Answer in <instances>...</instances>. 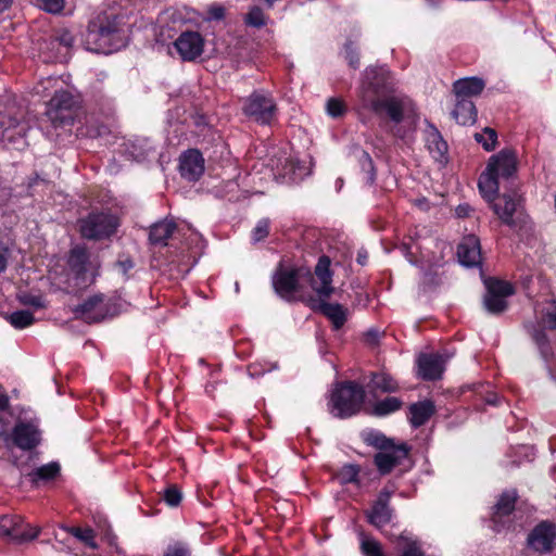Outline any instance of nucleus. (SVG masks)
Segmentation results:
<instances>
[{"label":"nucleus","mask_w":556,"mask_h":556,"mask_svg":"<svg viewBox=\"0 0 556 556\" xmlns=\"http://www.w3.org/2000/svg\"><path fill=\"white\" fill-rule=\"evenodd\" d=\"M456 99L455 108L452 111L453 118L463 126L475 124L478 116L475 103L470 99Z\"/></svg>","instance_id":"a878e982"},{"label":"nucleus","mask_w":556,"mask_h":556,"mask_svg":"<svg viewBox=\"0 0 556 556\" xmlns=\"http://www.w3.org/2000/svg\"><path fill=\"white\" fill-rule=\"evenodd\" d=\"M8 432L7 422L0 417V435H4Z\"/></svg>","instance_id":"774afa93"},{"label":"nucleus","mask_w":556,"mask_h":556,"mask_svg":"<svg viewBox=\"0 0 556 556\" xmlns=\"http://www.w3.org/2000/svg\"><path fill=\"white\" fill-rule=\"evenodd\" d=\"M174 47L184 62L195 61L204 50V38L198 31H182L174 42Z\"/></svg>","instance_id":"dca6fc26"},{"label":"nucleus","mask_w":556,"mask_h":556,"mask_svg":"<svg viewBox=\"0 0 556 556\" xmlns=\"http://www.w3.org/2000/svg\"><path fill=\"white\" fill-rule=\"evenodd\" d=\"M446 359L438 352H420L416 357V376L425 381L440 380Z\"/></svg>","instance_id":"2eb2a0df"},{"label":"nucleus","mask_w":556,"mask_h":556,"mask_svg":"<svg viewBox=\"0 0 556 556\" xmlns=\"http://www.w3.org/2000/svg\"><path fill=\"white\" fill-rule=\"evenodd\" d=\"M387 334L384 332H380L377 329H369L363 333V343L369 346L380 345L381 339H386Z\"/></svg>","instance_id":"8fccbe9b"},{"label":"nucleus","mask_w":556,"mask_h":556,"mask_svg":"<svg viewBox=\"0 0 556 556\" xmlns=\"http://www.w3.org/2000/svg\"><path fill=\"white\" fill-rule=\"evenodd\" d=\"M516 289L511 282L498 278H489L488 280H485L483 308L490 315H502L509 307L507 299L514 295Z\"/></svg>","instance_id":"9b49d317"},{"label":"nucleus","mask_w":556,"mask_h":556,"mask_svg":"<svg viewBox=\"0 0 556 556\" xmlns=\"http://www.w3.org/2000/svg\"><path fill=\"white\" fill-rule=\"evenodd\" d=\"M403 404L404 403L400 397L387 396L377 401L368 413L376 417H384L400 410L403 407Z\"/></svg>","instance_id":"2f4dec72"},{"label":"nucleus","mask_w":556,"mask_h":556,"mask_svg":"<svg viewBox=\"0 0 556 556\" xmlns=\"http://www.w3.org/2000/svg\"><path fill=\"white\" fill-rule=\"evenodd\" d=\"M105 539L108 541V543L111 545V546H114L116 548L117 552H119V548L117 546V536L113 533H111L110 531H108L105 533Z\"/></svg>","instance_id":"052dcab7"},{"label":"nucleus","mask_w":556,"mask_h":556,"mask_svg":"<svg viewBox=\"0 0 556 556\" xmlns=\"http://www.w3.org/2000/svg\"><path fill=\"white\" fill-rule=\"evenodd\" d=\"M472 212L473 208L468 203L458 204L455 208V214L458 218H467Z\"/></svg>","instance_id":"4d7b16f0"},{"label":"nucleus","mask_w":556,"mask_h":556,"mask_svg":"<svg viewBox=\"0 0 556 556\" xmlns=\"http://www.w3.org/2000/svg\"><path fill=\"white\" fill-rule=\"evenodd\" d=\"M399 541L402 543V552L400 556H425L420 543L408 534L402 533L399 536Z\"/></svg>","instance_id":"e433bc0d"},{"label":"nucleus","mask_w":556,"mask_h":556,"mask_svg":"<svg viewBox=\"0 0 556 556\" xmlns=\"http://www.w3.org/2000/svg\"><path fill=\"white\" fill-rule=\"evenodd\" d=\"M426 281L427 282H431L433 285H438L439 283L438 282V275L435 273H431V271L426 273L425 274V282Z\"/></svg>","instance_id":"e2e57ef3"},{"label":"nucleus","mask_w":556,"mask_h":556,"mask_svg":"<svg viewBox=\"0 0 556 556\" xmlns=\"http://www.w3.org/2000/svg\"><path fill=\"white\" fill-rule=\"evenodd\" d=\"M39 181H43L37 173L28 178L27 188L33 189Z\"/></svg>","instance_id":"680f3d73"},{"label":"nucleus","mask_w":556,"mask_h":556,"mask_svg":"<svg viewBox=\"0 0 556 556\" xmlns=\"http://www.w3.org/2000/svg\"><path fill=\"white\" fill-rule=\"evenodd\" d=\"M269 219L262 218L257 222L256 226L252 230V240L254 242H260L267 238L269 235Z\"/></svg>","instance_id":"49530a36"},{"label":"nucleus","mask_w":556,"mask_h":556,"mask_svg":"<svg viewBox=\"0 0 556 556\" xmlns=\"http://www.w3.org/2000/svg\"><path fill=\"white\" fill-rule=\"evenodd\" d=\"M66 532L85 543L87 546H89L92 549L98 548V544L94 541V532L90 528L81 529L78 527H64L63 528Z\"/></svg>","instance_id":"4c0bfd02"},{"label":"nucleus","mask_w":556,"mask_h":556,"mask_svg":"<svg viewBox=\"0 0 556 556\" xmlns=\"http://www.w3.org/2000/svg\"><path fill=\"white\" fill-rule=\"evenodd\" d=\"M181 492L175 485H172L164 491V501L172 507L178 506L181 502Z\"/></svg>","instance_id":"3c124183"},{"label":"nucleus","mask_w":556,"mask_h":556,"mask_svg":"<svg viewBox=\"0 0 556 556\" xmlns=\"http://www.w3.org/2000/svg\"><path fill=\"white\" fill-rule=\"evenodd\" d=\"M364 401L365 390L361 384L354 381L338 383L330 396V413L338 418H349L361 410Z\"/></svg>","instance_id":"6e6552de"},{"label":"nucleus","mask_w":556,"mask_h":556,"mask_svg":"<svg viewBox=\"0 0 556 556\" xmlns=\"http://www.w3.org/2000/svg\"><path fill=\"white\" fill-rule=\"evenodd\" d=\"M27 126L20 118L7 112H0V141H14L26 135Z\"/></svg>","instance_id":"5701e85b"},{"label":"nucleus","mask_w":556,"mask_h":556,"mask_svg":"<svg viewBox=\"0 0 556 556\" xmlns=\"http://www.w3.org/2000/svg\"><path fill=\"white\" fill-rule=\"evenodd\" d=\"M370 387L372 391H380L382 393H394L400 390L399 382L384 371L370 374Z\"/></svg>","instance_id":"c756f323"},{"label":"nucleus","mask_w":556,"mask_h":556,"mask_svg":"<svg viewBox=\"0 0 556 556\" xmlns=\"http://www.w3.org/2000/svg\"><path fill=\"white\" fill-rule=\"evenodd\" d=\"M177 230V225L173 220L164 219L153 224L149 231V241L155 247H165L168 239L173 237Z\"/></svg>","instance_id":"393cba45"},{"label":"nucleus","mask_w":556,"mask_h":556,"mask_svg":"<svg viewBox=\"0 0 556 556\" xmlns=\"http://www.w3.org/2000/svg\"><path fill=\"white\" fill-rule=\"evenodd\" d=\"M364 441L367 445L376 447L379 452L374 456V464L380 475L390 473L396 466L408 457L410 447L406 443H395L380 432H369Z\"/></svg>","instance_id":"39448f33"},{"label":"nucleus","mask_w":556,"mask_h":556,"mask_svg":"<svg viewBox=\"0 0 556 556\" xmlns=\"http://www.w3.org/2000/svg\"><path fill=\"white\" fill-rule=\"evenodd\" d=\"M119 226V217L110 208L92 210L79 220L81 237L94 241L110 239L117 232Z\"/></svg>","instance_id":"1a4fd4ad"},{"label":"nucleus","mask_w":556,"mask_h":556,"mask_svg":"<svg viewBox=\"0 0 556 556\" xmlns=\"http://www.w3.org/2000/svg\"><path fill=\"white\" fill-rule=\"evenodd\" d=\"M426 143L435 160H442L447 154V143L439 129L432 124H430L426 130Z\"/></svg>","instance_id":"cd10ccee"},{"label":"nucleus","mask_w":556,"mask_h":556,"mask_svg":"<svg viewBox=\"0 0 556 556\" xmlns=\"http://www.w3.org/2000/svg\"><path fill=\"white\" fill-rule=\"evenodd\" d=\"M556 541V526L549 521L540 522L528 535V544L534 551L547 553Z\"/></svg>","instance_id":"aec40b11"},{"label":"nucleus","mask_w":556,"mask_h":556,"mask_svg":"<svg viewBox=\"0 0 556 556\" xmlns=\"http://www.w3.org/2000/svg\"><path fill=\"white\" fill-rule=\"evenodd\" d=\"M517 170L518 157L515 150L505 148L491 155L478 179L480 193L494 197L500 190V179L509 180L516 176Z\"/></svg>","instance_id":"7ed1b4c3"},{"label":"nucleus","mask_w":556,"mask_h":556,"mask_svg":"<svg viewBox=\"0 0 556 556\" xmlns=\"http://www.w3.org/2000/svg\"><path fill=\"white\" fill-rule=\"evenodd\" d=\"M10 406L9 396L4 389L0 386V412L8 409Z\"/></svg>","instance_id":"bf43d9fd"},{"label":"nucleus","mask_w":556,"mask_h":556,"mask_svg":"<svg viewBox=\"0 0 556 556\" xmlns=\"http://www.w3.org/2000/svg\"><path fill=\"white\" fill-rule=\"evenodd\" d=\"M79 114V102L67 90L55 91L47 103L46 115L56 131H71Z\"/></svg>","instance_id":"0eeeda50"},{"label":"nucleus","mask_w":556,"mask_h":556,"mask_svg":"<svg viewBox=\"0 0 556 556\" xmlns=\"http://www.w3.org/2000/svg\"><path fill=\"white\" fill-rule=\"evenodd\" d=\"M394 493L393 488L384 486L378 494L371 508L367 511L369 523L376 528L388 525L393 517V508L390 506V500Z\"/></svg>","instance_id":"f3484780"},{"label":"nucleus","mask_w":556,"mask_h":556,"mask_svg":"<svg viewBox=\"0 0 556 556\" xmlns=\"http://www.w3.org/2000/svg\"><path fill=\"white\" fill-rule=\"evenodd\" d=\"M326 110L332 118L342 117L346 113V105L343 100L339 98H330L327 101Z\"/></svg>","instance_id":"a18cd8bd"},{"label":"nucleus","mask_w":556,"mask_h":556,"mask_svg":"<svg viewBox=\"0 0 556 556\" xmlns=\"http://www.w3.org/2000/svg\"><path fill=\"white\" fill-rule=\"evenodd\" d=\"M13 3V0H0V13L8 10Z\"/></svg>","instance_id":"69168bd1"},{"label":"nucleus","mask_w":556,"mask_h":556,"mask_svg":"<svg viewBox=\"0 0 556 556\" xmlns=\"http://www.w3.org/2000/svg\"><path fill=\"white\" fill-rule=\"evenodd\" d=\"M485 87V83L480 77H466L457 79L453 84V91L456 98L470 99L471 97L479 96Z\"/></svg>","instance_id":"b1692460"},{"label":"nucleus","mask_w":556,"mask_h":556,"mask_svg":"<svg viewBox=\"0 0 556 556\" xmlns=\"http://www.w3.org/2000/svg\"><path fill=\"white\" fill-rule=\"evenodd\" d=\"M361 547L365 556H384L380 543L376 540L365 539Z\"/></svg>","instance_id":"09e8293b"},{"label":"nucleus","mask_w":556,"mask_h":556,"mask_svg":"<svg viewBox=\"0 0 556 556\" xmlns=\"http://www.w3.org/2000/svg\"><path fill=\"white\" fill-rule=\"evenodd\" d=\"M241 112L251 122L260 126L277 124L279 109L274 96L264 89H256L241 100Z\"/></svg>","instance_id":"423d86ee"},{"label":"nucleus","mask_w":556,"mask_h":556,"mask_svg":"<svg viewBox=\"0 0 556 556\" xmlns=\"http://www.w3.org/2000/svg\"><path fill=\"white\" fill-rule=\"evenodd\" d=\"M128 37L117 14L102 11L89 20L84 46L94 53L111 54L127 46Z\"/></svg>","instance_id":"f03ea898"},{"label":"nucleus","mask_w":556,"mask_h":556,"mask_svg":"<svg viewBox=\"0 0 556 556\" xmlns=\"http://www.w3.org/2000/svg\"><path fill=\"white\" fill-rule=\"evenodd\" d=\"M541 326L548 330H556V312H546L543 314Z\"/></svg>","instance_id":"5fc2aeb1"},{"label":"nucleus","mask_w":556,"mask_h":556,"mask_svg":"<svg viewBox=\"0 0 556 556\" xmlns=\"http://www.w3.org/2000/svg\"><path fill=\"white\" fill-rule=\"evenodd\" d=\"M14 444L22 450H31L40 442V433L36 426L29 422H18L12 433Z\"/></svg>","instance_id":"412c9836"},{"label":"nucleus","mask_w":556,"mask_h":556,"mask_svg":"<svg viewBox=\"0 0 556 556\" xmlns=\"http://www.w3.org/2000/svg\"><path fill=\"white\" fill-rule=\"evenodd\" d=\"M517 497L516 491H505L500 495L498 501L494 505L491 518L496 531H500V528L504 527V518L508 517L514 511Z\"/></svg>","instance_id":"4be33fe9"},{"label":"nucleus","mask_w":556,"mask_h":556,"mask_svg":"<svg viewBox=\"0 0 556 556\" xmlns=\"http://www.w3.org/2000/svg\"><path fill=\"white\" fill-rule=\"evenodd\" d=\"M129 303L119 295L106 296L97 293L85 299L75 308V314L88 324L101 323L112 319L126 312Z\"/></svg>","instance_id":"20e7f679"},{"label":"nucleus","mask_w":556,"mask_h":556,"mask_svg":"<svg viewBox=\"0 0 556 556\" xmlns=\"http://www.w3.org/2000/svg\"><path fill=\"white\" fill-rule=\"evenodd\" d=\"M39 533L40 528L25 523L21 516L0 517V539L5 542L22 544L35 540Z\"/></svg>","instance_id":"f8f14e48"},{"label":"nucleus","mask_w":556,"mask_h":556,"mask_svg":"<svg viewBox=\"0 0 556 556\" xmlns=\"http://www.w3.org/2000/svg\"><path fill=\"white\" fill-rule=\"evenodd\" d=\"M208 18L220 21L225 17V8L219 4H213L207 10Z\"/></svg>","instance_id":"6e6d98bb"},{"label":"nucleus","mask_w":556,"mask_h":556,"mask_svg":"<svg viewBox=\"0 0 556 556\" xmlns=\"http://www.w3.org/2000/svg\"><path fill=\"white\" fill-rule=\"evenodd\" d=\"M59 472L60 465L58 463H50L28 472L26 477L31 483H37L38 481H50L54 479Z\"/></svg>","instance_id":"473e14b6"},{"label":"nucleus","mask_w":556,"mask_h":556,"mask_svg":"<svg viewBox=\"0 0 556 556\" xmlns=\"http://www.w3.org/2000/svg\"><path fill=\"white\" fill-rule=\"evenodd\" d=\"M89 262V253L83 247H75L70 251L68 266L76 276H83L87 273V265Z\"/></svg>","instance_id":"7c9ffc66"},{"label":"nucleus","mask_w":556,"mask_h":556,"mask_svg":"<svg viewBox=\"0 0 556 556\" xmlns=\"http://www.w3.org/2000/svg\"><path fill=\"white\" fill-rule=\"evenodd\" d=\"M456 254L458 262L465 267L473 268L481 266L482 254L479 237L473 233L464 236L457 245Z\"/></svg>","instance_id":"6ab92c4d"},{"label":"nucleus","mask_w":556,"mask_h":556,"mask_svg":"<svg viewBox=\"0 0 556 556\" xmlns=\"http://www.w3.org/2000/svg\"><path fill=\"white\" fill-rule=\"evenodd\" d=\"M408 419L414 428L424 426L435 412L432 401L426 400L413 403L408 407Z\"/></svg>","instance_id":"bb28decb"},{"label":"nucleus","mask_w":556,"mask_h":556,"mask_svg":"<svg viewBox=\"0 0 556 556\" xmlns=\"http://www.w3.org/2000/svg\"><path fill=\"white\" fill-rule=\"evenodd\" d=\"M21 304L25 306L34 307L35 309H41L47 307V300L41 294L23 293L18 296Z\"/></svg>","instance_id":"c03bdc74"},{"label":"nucleus","mask_w":556,"mask_h":556,"mask_svg":"<svg viewBox=\"0 0 556 556\" xmlns=\"http://www.w3.org/2000/svg\"><path fill=\"white\" fill-rule=\"evenodd\" d=\"M532 338L534 343L538 344L540 348L544 346L547 343L545 328H543L541 325L535 327L532 332Z\"/></svg>","instance_id":"864d4df0"},{"label":"nucleus","mask_w":556,"mask_h":556,"mask_svg":"<svg viewBox=\"0 0 556 556\" xmlns=\"http://www.w3.org/2000/svg\"><path fill=\"white\" fill-rule=\"evenodd\" d=\"M65 0H37V5L51 14H59L63 11Z\"/></svg>","instance_id":"de8ad7c7"},{"label":"nucleus","mask_w":556,"mask_h":556,"mask_svg":"<svg viewBox=\"0 0 556 556\" xmlns=\"http://www.w3.org/2000/svg\"><path fill=\"white\" fill-rule=\"evenodd\" d=\"M204 163L205 161L200 150L188 149L179 157L178 169L180 176L190 182L198 181L204 173Z\"/></svg>","instance_id":"a211bd4d"},{"label":"nucleus","mask_w":556,"mask_h":556,"mask_svg":"<svg viewBox=\"0 0 556 556\" xmlns=\"http://www.w3.org/2000/svg\"><path fill=\"white\" fill-rule=\"evenodd\" d=\"M393 91L391 72L386 66H369L365 70L358 90L362 108L372 112L380 119L381 126L387 124V119L392 122V135L404 138V131L399 127L404 119V103L392 96Z\"/></svg>","instance_id":"f257e3e1"},{"label":"nucleus","mask_w":556,"mask_h":556,"mask_svg":"<svg viewBox=\"0 0 556 556\" xmlns=\"http://www.w3.org/2000/svg\"><path fill=\"white\" fill-rule=\"evenodd\" d=\"M481 195L490 203L492 211L500 218L503 225L510 229L519 227L521 218L520 216L514 217L517 213V202L511 194H500L497 191L492 198L486 194Z\"/></svg>","instance_id":"ddd939ff"},{"label":"nucleus","mask_w":556,"mask_h":556,"mask_svg":"<svg viewBox=\"0 0 556 556\" xmlns=\"http://www.w3.org/2000/svg\"><path fill=\"white\" fill-rule=\"evenodd\" d=\"M319 311L331 321L333 328L337 330L342 328L346 323L348 309L339 303H328L321 301L319 303Z\"/></svg>","instance_id":"c85d7f7f"},{"label":"nucleus","mask_w":556,"mask_h":556,"mask_svg":"<svg viewBox=\"0 0 556 556\" xmlns=\"http://www.w3.org/2000/svg\"><path fill=\"white\" fill-rule=\"evenodd\" d=\"M331 258L323 254L318 257L312 278H306V282L321 298L328 299L333 293L332 277L333 271L330 268Z\"/></svg>","instance_id":"4468645a"},{"label":"nucleus","mask_w":556,"mask_h":556,"mask_svg":"<svg viewBox=\"0 0 556 556\" xmlns=\"http://www.w3.org/2000/svg\"><path fill=\"white\" fill-rule=\"evenodd\" d=\"M343 56L351 68H359L361 53L359 46L357 45L356 41L352 39H346V41L343 45Z\"/></svg>","instance_id":"c9c22d12"},{"label":"nucleus","mask_w":556,"mask_h":556,"mask_svg":"<svg viewBox=\"0 0 556 556\" xmlns=\"http://www.w3.org/2000/svg\"><path fill=\"white\" fill-rule=\"evenodd\" d=\"M359 466L348 464L338 472L337 478L341 484L358 483Z\"/></svg>","instance_id":"a19ab883"},{"label":"nucleus","mask_w":556,"mask_h":556,"mask_svg":"<svg viewBox=\"0 0 556 556\" xmlns=\"http://www.w3.org/2000/svg\"><path fill=\"white\" fill-rule=\"evenodd\" d=\"M473 137L475 140L488 152H491L496 148L497 132L491 127H485L482 132H476Z\"/></svg>","instance_id":"58836bf2"},{"label":"nucleus","mask_w":556,"mask_h":556,"mask_svg":"<svg viewBox=\"0 0 556 556\" xmlns=\"http://www.w3.org/2000/svg\"><path fill=\"white\" fill-rule=\"evenodd\" d=\"M306 278H312V270L308 267L286 265L281 260L271 276V285L278 296L291 302L301 290V280L306 281Z\"/></svg>","instance_id":"9d476101"},{"label":"nucleus","mask_w":556,"mask_h":556,"mask_svg":"<svg viewBox=\"0 0 556 556\" xmlns=\"http://www.w3.org/2000/svg\"><path fill=\"white\" fill-rule=\"evenodd\" d=\"M9 323L16 329H24L34 324L35 317L29 311H16L8 316Z\"/></svg>","instance_id":"ea45409f"},{"label":"nucleus","mask_w":556,"mask_h":556,"mask_svg":"<svg viewBox=\"0 0 556 556\" xmlns=\"http://www.w3.org/2000/svg\"><path fill=\"white\" fill-rule=\"evenodd\" d=\"M163 556H190V551L185 543L176 542L167 546Z\"/></svg>","instance_id":"603ef678"},{"label":"nucleus","mask_w":556,"mask_h":556,"mask_svg":"<svg viewBox=\"0 0 556 556\" xmlns=\"http://www.w3.org/2000/svg\"><path fill=\"white\" fill-rule=\"evenodd\" d=\"M358 165L361 170L365 174V181L368 186H374L377 179V172L374 160L370 154L361 149L357 155Z\"/></svg>","instance_id":"72a5a7b5"},{"label":"nucleus","mask_w":556,"mask_h":556,"mask_svg":"<svg viewBox=\"0 0 556 556\" xmlns=\"http://www.w3.org/2000/svg\"><path fill=\"white\" fill-rule=\"evenodd\" d=\"M114 267L125 280H128L131 277L130 271L135 267V262L128 254L122 253L118 255Z\"/></svg>","instance_id":"37998d69"},{"label":"nucleus","mask_w":556,"mask_h":556,"mask_svg":"<svg viewBox=\"0 0 556 556\" xmlns=\"http://www.w3.org/2000/svg\"><path fill=\"white\" fill-rule=\"evenodd\" d=\"M244 23L255 28L264 27L266 25V17L263 10L257 5L252 7L244 17Z\"/></svg>","instance_id":"79ce46f5"},{"label":"nucleus","mask_w":556,"mask_h":556,"mask_svg":"<svg viewBox=\"0 0 556 556\" xmlns=\"http://www.w3.org/2000/svg\"><path fill=\"white\" fill-rule=\"evenodd\" d=\"M367 260H368L367 252L359 251L357 254V258H356L357 263L362 266H365L367 264Z\"/></svg>","instance_id":"0e129e2a"},{"label":"nucleus","mask_w":556,"mask_h":556,"mask_svg":"<svg viewBox=\"0 0 556 556\" xmlns=\"http://www.w3.org/2000/svg\"><path fill=\"white\" fill-rule=\"evenodd\" d=\"M9 250L8 248L0 247V273L4 271L8 267Z\"/></svg>","instance_id":"13d9d810"},{"label":"nucleus","mask_w":556,"mask_h":556,"mask_svg":"<svg viewBox=\"0 0 556 556\" xmlns=\"http://www.w3.org/2000/svg\"><path fill=\"white\" fill-rule=\"evenodd\" d=\"M75 42V37L68 29H61L56 31L54 35L50 36L49 39L45 41L47 48L54 49L56 47H64L66 49H70L73 47Z\"/></svg>","instance_id":"f704fd0d"},{"label":"nucleus","mask_w":556,"mask_h":556,"mask_svg":"<svg viewBox=\"0 0 556 556\" xmlns=\"http://www.w3.org/2000/svg\"><path fill=\"white\" fill-rule=\"evenodd\" d=\"M485 401H486L488 404L497 405L498 396L496 394H491L490 396L486 397Z\"/></svg>","instance_id":"338daca9"}]
</instances>
